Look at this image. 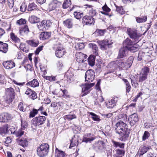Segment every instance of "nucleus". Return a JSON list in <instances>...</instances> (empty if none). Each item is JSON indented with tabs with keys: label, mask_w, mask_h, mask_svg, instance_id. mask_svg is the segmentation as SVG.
Listing matches in <instances>:
<instances>
[{
	"label": "nucleus",
	"mask_w": 157,
	"mask_h": 157,
	"mask_svg": "<svg viewBox=\"0 0 157 157\" xmlns=\"http://www.w3.org/2000/svg\"><path fill=\"white\" fill-rule=\"evenodd\" d=\"M21 129H20L17 131H14V133L15 134L16 136L20 137L23 134L24 131H22Z\"/></svg>",
	"instance_id": "nucleus-43"
},
{
	"label": "nucleus",
	"mask_w": 157,
	"mask_h": 157,
	"mask_svg": "<svg viewBox=\"0 0 157 157\" xmlns=\"http://www.w3.org/2000/svg\"><path fill=\"white\" fill-rule=\"evenodd\" d=\"M65 53L64 49L60 47H57L55 52L56 56L59 58L62 57Z\"/></svg>",
	"instance_id": "nucleus-14"
},
{
	"label": "nucleus",
	"mask_w": 157,
	"mask_h": 157,
	"mask_svg": "<svg viewBox=\"0 0 157 157\" xmlns=\"http://www.w3.org/2000/svg\"><path fill=\"white\" fill-rule=\"evenodd\" d=\"M113 66L116 68H122L124 66V62L122 59H119L113 62Z\"/></svg>",
	"instance_id": "nucleus-16"
},
{
	"label": "nucleus",
	"mask_w": 157,
	"mask_h": 157,
	"mask_svg": "<svg viewBox=\"0 0 157 157\" xmlns=\"http://www.w3.org/2000/svg\"><path fill=\"white\" fill-rule=\"evenodd\" d=\"M67 119L72 120L73 119L76 118V116L75 114H70L66 116Z\"/></svg>",
	"instance_id": "nucleus-55"
},
{
	"label": "nucleus",
	"mask_w": 157,
	"mask_h": 157,
	"mask_svg": "<svg viewBox=\"0 0 157 157\" xmlns=\"http://www.w3.org/2000/svg\"><path fill=\"white\" fill-rule=\"evenodd\" d=\"M26 22L25 20L22 19H21L17 21V23L19 25H21L23 24H25Z\"/></svg>",
	"instance_id": "nucleus-59"
},
{
	"label": "nucleus",
	"mask_w": 157,
	"mask_h": 157,
	"mask_svg": "<svg viewBox=\"0 0 157 157\" xmlns=\"http://www.w3.org/2000/svg\"><path fill=\"white\" fill-rule=\"evenodd\" d=\"M10 37L11 40L15 43L20 42V39L15 35L14 33L12 32L10 34Z\"/></svg>",
	"instance_id": "nucleus-27"
},
{
	"label": "nucleus",
	"mask_w": 157,
	"mask_h": 157,
	"mask_svg": "<svg viewBox=\"0 0 157 157\" xmlns=\"http://www.w3.org/2000/svg\"><path fill=\"white\" fill-rule=\"evenodd\" d=\"M95 33L98 36H101L104 35V31L103 30H97L95 32Z\"/></svg>",
	"instance_id": "nucleus-52"
},
{
	"label": "nucleus",
	"mask_w": 157,
	"mask_h": 157,
	"mask_svg": "<svg viewBox=\"0 0 157 157\" xmlns=\"http://www.w3.org/2000/svg\"><path fill=\"white\" fill-rule=\"evenodd\" d=\"M132 46L130 47H128V51L129 50L132 52H135L138 50L139 48L138 46L137 45H136L134 46Z\"/></svg>",
	"instance_id": "nucleus-33"
},
{
	"label": "nucleus",
	"mask_w": 157,
	"mask_h": 157,
	"mask_svg": "<svg viewBox=\"0 0 157 157\" xmlns=\"http://www.w3.org/2000/svg\"><path fill=\"white\" fill-rule=\"evenodd\" d=\"M37 7V6L34 3H30L28 6V10L29 11H32L36 9Z\"/></svg>",
	"instance_id": "nucleus-37"
},
{
	"label": "nucleus",
	"mask_w": 157,
	"mask_h": 157,
	"mask_svg": "<svg viewBox=\"0 0 157 157\" xmlns=\"http://www.w3.org/2000/svg\"><path fill=\"white\" fill-rule=\"evenodd\" d=\"M25 94L28 95L30 98L33 100H34L37 98L36 92L30 88L27 89L25 92Z\"/></svg>",
	"instance_id": "nucleus-13"
},
{
	"label": "nucleus",
	"mask_w": 157,
	"mask_h": 157,
	"mask_svg": "<svg viewBox=\"0 0 157 157\" xmlns=\"http://www.w3.org/2000/svg\"><path fill=\"white\" fill-rule=\"evenodd\" d=\"M112 143L115 147H119L121 148H124V143H121L114 140L112 141Z\"/></svg>",
	"instance_id": "nucleus-29"
},
{
	"label": "nucleus",
	"mask_w": 157,
	"mask_h": 157,
	"mask_svg": "<svg viewBox=\"0 0 157 157\" xmlns=\"http://www.w3.org/2000/svg\"><path fill=\"white\" fill-rule=\"evenodd\" d=\"M26 85L30 86L33 87H35L39 86V83L37 80L34 78L33 80L28 82Z\"/></svg>",
	"instance_id": "nucleus-21"
},
{
	"label": "nucleus",
	"mask_w": 157,
	"mask_h": 157,
	"mask_svg": "<svg viewBox=\"0 0 157 157\" xmlns=\"http://www.w3.org/2000/svg\"><path fill=\"white\" fill-rule=\"evenodd\" d=\"M139 41H137V40L132 41V40L128 38H127L123 42V44L125 47H128L127 46H132L134 45L137 43Z\"/></svg>",
	"instance_id": "nucleus-17"
},
{
	"label": "nucleus",
	"mask_w": 157,
	"mask_h": 157,
	"mask_svg": "<svg viewBox=\"0 0 157 157\" xmlns=\"http://www.w3.org/2000/svg\"><path fill=\"white\" fill-rule=\"evenodd\" d=\"M51 36V32H43L40 34V40H44L48 39Z\"/></svg>",
	"instance_id": "nucleus-15"
},
{
	"label": "nucleus",
	"mask_w": 157,
	"mask_h": 157,
	"mask_svg": "<svg viewBox=\"0 0 157 157\" xmlns=\"http://www.w3.org/2000/svg\"><path fill=\"white\" fill-rule=\"evenodd\" d=\"M102 9L103 11H105L107 12H109L110 10V9L107 6L106 4L102 7Z\"/></svg>",
	"instance_id": "nucleus-60"
},
{
	"label": "nucleus",
	"mask_w": 157,
	"mask_h": 157,
	"mask_svg": "<svg viewBox=\"0 0 157 157\" xmlns=\"http://www.w3.org/2000/svg\"><path fill=\"white\" fill-rule=\"evenodd\" d=\"M0 122L3 123L6 122L4 113L0 115Z\"/></svg>",
	"instance_id": "nucleus-56"
},
{
	"label": "nucleus",
	"mask_w": 157,
	"mask_h": 157,
	"mask_svg": "<svg viewBox=\"0 0 157 157\" xmlns=\"http://www.w3.org/2000/svg\"><path fill=\"white\" fill-rule=\"evenodd\" d=\"M22 31H23L25 33H28L29 32V29L28 28V26L26 25H25Z\"/></svg>",
	"instance_id": "nucleus-64"
},
{
	"label": "nucleus",
	"mask_w": 157,
	"mask_h": 157,
	"mask_svg": "<svg viewBox=\"0 0 157 157\" xmlns=\"http://www.w3.org/2000/svg\"><path fill=\"white\" fill-rule=\"evenodd\" d=\"M46 120V118L45 117L40 116L33 118L31 121V123L34 126H39L44 124Z\"/></svg>",
	"instance_id": "nucleus-6"
},
{
	"label": "nucleus",
	"mask_w": 157,
	"mask_h": 157,
	"mask_svg": "<svg viewBox=\"0 0 157 157\" xmlns=\"http://www.w3.org/2000/svg\"><path fill=\"white\" fill-rule=\"evenodd\" d=\"M56 4L53 2L50 3L49 5L50 9L51 10H54L56 8Z\"/></svg>",
	"instance_id": "nucleus-62"
},
{
	"label": "nucleus",
	"mask_w": 157,
	"mask_h": 157,
	"mask_svg": "<svg viewBox=\"0 0 157 157\" xmlns=\"http://www.w3.org/2000/svg\"><path fill=\"white\" fill-rule=\"evenodd\" d=\"M21 129L24 130L27 127L28 124L27 122L25 121H21Z\"/></svg>",
	"instance_id": "nucleus-53"
},
{
	"label": "nucleus",
	"mask_w": 157,
	"mask_h": 157,
	"mask_svg": "<svg viewBox=\"0 0 157 157\" xmlns=\"http://www.w3.org/2000/svg\"><path fill=\"white\" fill-rule=\"evenodd\" d=\"M49 146L47 144H41L37 148V153L40 157H43L46 156L48 152Z\"/></svg>",
	"instance_id": "nucleus-3"
},
{
	"label": "nucleus",
	"mask_w": 157,
	"mask_h": 157,
	"mask_svg": "<svg viewBox=\"0 0 157 157\" xmlns=\"http://www.w3.org/2000/svg\"><path fill=\"white\" fill-rule=\"evenodd\" d=\"M70 5V1H68L67 0H65L63 3V7L64 9H66L69 7Z\"/></svg>",
	"instance_id": "nucleus-47"
},
{
	"label": "nucleus",
	"mask_w": 157,
	"mask_h": 157,
	"mask_svg": "<svg viewBox=\"0 0 157 157\" xmlns=\"http://www.w3.org/2000/svg\"><path fill=\"white\" fill-rule=\"evenodd\" d=\"M66 75H67V78H68L70 80H71V78L73 77V75L72 73H70L69 71H68L66 73Z\"/></svg>",
	"instance_id": "nucleus-63"
},
{
	"label": "nucleus",
	"mask_w": 157,
	"mask_h": 157,
	"mask_svg": "<svg viewBox=\"0 0 157 157\" xmlns=\"http://www.w3.org/2000/svg\"><path fill=\"white\" fill-rule=\"evenodd\" d=\"M118 117L120 119L125 120L127 119V116L126 114H124L123 113H121L118 115Z\"/></svg>",
	"instance_id": "nucleus-50"
},
{
	"label": "nucleus",
	"mask_w": 157,
	"mask_h": 157,
	"mask_svg": "<svg viewBox=\"0 0 157 157\" xmlns=\"http://www.w3.org/2000/svg\"><path fill=\"white\" fill-rule=\"evenodd\" d=\"M94 22V19L92 16H86L82 18V23L84 25H90Z\"/></svg>",
	"instance_id": "nucleus-10"
},
{
	"label": "nucleus",
	"mask_w": 157,
	"mask_h": 157,
	"mask_svg": "<svg viewBox=\"0 0 157 157\" xmlns=\"http://www.w3.org/2000/svg\"><path fill=\"white\" fill-rule=\"evenodd\" d=\"M52 23L49 20H43L39 22L37 24L38 29L40 31L47 30L52 25Z\"/></svg>",
	"instance_id": "nucleus-4"
},
{
	"label": "nucleus",
	"mask_w": 157,
	"mask_h": 157,
	"mask_svg": "<svg viewBox=\"0 0 157 157\" xmlns=\"http://www.w3.org/2000/svg\"><path fill=\"white\" fill-rule=\"evenodd\" d=\"M147 78V76L140 73L139 76V82H142Z\"/></svg>",
	"instance_id": "nucleus-39"
},
{
	"label": "nucleus",
	"mask_w": 157,
	"mask_h": 157,
	"mask_svg": "<svg viewBox=\"0 0 157 157\" xmlns=\"http://www.w3.org/2000/svg\"><path fill=\"white\" fill-rule=\"evenodd\" d=\"M74 17L77 19H80L83 16L82 13H81L79 12L75 11L74 13Z\"/></svg>",
	"instance_id": "nucleus-38"
},
{
	"label": "nucleus",
	"mask_w": 157,
	"mask_h": 157,
	"mask_svg": "<svg viewBox=\"0 0 157 157\" xmlns=\"http://www.w3.org/2000/svg\"><path fill=\"white\" fill-rule=\"evenodd\" d=\"M144 55L145 53L142 52H140L138 55V60H141Z\"/></svg>",
	"instance_id": "nucleus-57"
},
{
	"label": "nucleus",
	"mask_w": 157,
	"mask_h": 157,
	"mask_svg": "<svg viewBox=\"0 0 157 157\" xmlns=\"http://www.w3.org/2000/svg\"><path fill=\"white\" fill-rule=\"evenodd\" d=\"M89 46L90 48L92 49L94 53H95L96 54V53L98 54V49L96 44L93 43H90L89 44Z\"/></svg>",
	"instance_id": "nucleus-31"
},
{
	"label": "nucleus",
	"mask_w": 157,
	"mask_h": 157,
	"mask_svg": "<svg viewBox=\"0 0 157 157\" xmlns=\"http://www.w3.org/2000/svg\"><path fill=\"white\" fill-rule=\"evenodd\" d=\"M74 20L72 19H68L63 22L65 26L68 28L70 29L72 28L73 25L72 22Z\"/></svg>",
	"instance_id": "nucleus-23"
},
{
	"label": "nucleus",
	"mask_w": 157,
	"mask_h": 157,
	"mask_svg": "<svg viewBox=\"0 0 157 157\" xmlns=\"http://www.w3.org/2000/svg\"><path fill=\"white\" fill-rule=\"evenodd\" d=\"M149 135V133L147 131H145L142 137L143 140L144 141L147 139L148 138Z\"/></svg>",
	"instance_id": "nucleus-51"
},
{
	"label": "nucleus",
	"mask_w": 157,
	"mask_h": 157,
	"mask_svg": "<svg viewBox=\"0 0 157 157\" xmlns=\"http://www.w3.org/2000/svg\"><path fill=\"white\" fill-rule=\"evenodd\" d=\"M148 148L146 146L141 147L139 149L138 154H144L148 150Z\"/></svg>",
	"instance_id": "nucleus-36"
},
{
	"label": "nucleus",
	"mask_w": 157,
	"mask_h": 157,
	"mask_svg": "<svg viewBox=\"0 0 157 157\" xmlns=\"http://www.w3.org/2000/svg\"><path fill=\"white\" fill-rule=\"evenodd\" d=\"M147 17L144 16L143 17H136V21L139 23H143L146 22L147 20Z\"/></svg>",
	"instance_id": "nucleus-34"
},
{
	"label": "nucleus",
	"mask_w": 157,
	"mask_h": 157,
	"mask_svg": "<svg viewBox=\"0 0 157 157\" xmlns=\"http://www.w3.org/2000/svg\"><path fill=\"white\" fill-rule=\"evenodd\" d=\"M65 152L56 148L55 151V157H65Z\"/></svg>",
	"instance_id": "nucleus-24"
},
{
	"label": "nucleus",
	"mask_w": 157,
	"mask_h": 157,
	"mask_svg": "<svg viewBox=\"0 0 157 157\" xmlns=\"http://www.w3.org/2000/svg\"><path fill=\"white\" fill-rule=\"evenodd\" d=\"M90 115L92 116V118L94 121H100V119L98 117V116L92 112L90 113Z\"/></svg>",
	"instance_id": "nucleus-40"
},
{
	"label": "nucleus",
	"mask_w": 157,
	"mask_h": 157,
	"mask_svg": "<svg viewBox=\"0 0 157 157\" xmlns=\"http://www.w3.org/2000/svg\"><path fill=\"white\" fill-rule=\"evenodd\" d=\"M19 141V144L23 147H26L28 144V142L26 139H20L18 140V141Z\"/></svg>",
	"instance_id": "nucleus-30"
},
{
	"label": "nucleus",
	"mask_w": 157,
	"mask_h": 157,
	"mask_svg": "<svg viewBox=\"0 0 157 157\" xmlns=\"http://www.w3.org/2000/svg\"><path fill=\"white\" fill-rule=\"evenodd\" d=\"M95 73L93 70L90 69L87 70L85 75V81H87V82L84 84H82L81 86L82 92L83 94L82 95V96L83 97L87 95L89 92L88 90L91 87L94 86V83H90L93 81L95 78Z\"/></svg>",
	"instance_id": "nucleus-1"
},
{
	"label": "nucleus",
	"mask_w": 157,
	"mask_h": 157,
	"mask_svg": "<svg viewBox=\"0 0 157 157\" xmlns=\"http://www.w3.org/2000/svg\"><path fill=\"white\" fill-rule=\"evenodd\" d=\"M138 120L137 115L136 113H134L129 116L128 121L130 125L132 126L134 125Z\"/></svg>",
	"instance_id": "nucleus-11"
},
{
	"label": "nucleus",
	"mask_w": 157,
	"mask_h": 157,
	"mask_svg": "<svg viewBox=\"0 0 157 157\" xmlns=\"http://www.w3.org/2000/svg\"><path fill=\"white\" fill-rule=\"evenodd\" d=\"M95 57L93 55H90L88 59V62L90 66H93L95 63Z\"/></svg>",
	"instance_id": "nucleus-25"
},
{
	"label": "nucleus",
	"mask_w": 157,
	"mask_h": 157,
	"mask_svg": "<svg viewBox=\"0 0 157 157\" xmlns=\"http://www.w3.org/2000/svg\"><path fill=\"white\" fill-rule=\"evenodd\" d=\"M3 65L7 69L12 68L15 66V63L11 61L3 62Z\"/></svg>",
	"instance_id": "nucleus-18"
},
{
	"label": "nucleus",
	"mask_w": 157,
	"mask_h": 157,
	"mask_svg": "<svg viewBox=\"0 0 157 157\" xmlns=\"http://www.w3.org/2000/svg\"><path fill=\"white\" fill-rule=\"evenodd\" d=\"M89 13L90 15V16H92L93 17L96 15V12L95 10L91 9L90 10Z\"/></svg>",
	"instance_id": "nucleus-58"
},
{
	"label": "nucleus",
	"mask_w": 157,
	"mask_h": 157,
	"mask_svg": "<svg viewBox=\"0 0 157 157\" xmlns=\"http://www.w3.org/2000/svg\"><path fill=\"white\" fill-rule=\"evenodd\" d=\"M128 47H124L121 48L119 50L117 58H123L126 56L128 53Z\"/></svg>",
	"instance_id": "nucleus-12"
},
{
	"label": "nucleus",
	"mask_w": 157,
	"mask_h": 157,
	"mask_svg": "<svg viewBox=\"0 0 157 157\" xmlns=\"http://www.w3.org/2000/svg\"><path fill=\"white\" fill-rule=\"evenodd\" d=\"M127 32L128 34L131 38L134 39L135 41L137 40L138 41V38L140 36L137 33V31L135 29L130 28L128 29Z\"/></svg>",
	"instance_id": "nucleus-8"
},
{
	"label": "nucleus",
	"mask_w": 157,
	"mask_h": 157,
	"mask_svg": "<svg viewBox=\"0 0 157 157\" xmlns=\"http://www.w3.org/2000/svg\"><path fill=\"white\" fill-rule=\"evenodd\" d=\"M7 125H5L0 128V134L3 135L6 134L8 132Z\"/></svg>",
	"instance_id": "nucleus-28"
},
{
	"label": "nucleus",
	"mask_w": 157,
	"mask_h": 157,
	"mask_svg": "<svg viewBox=\"0 0 157 157\" xmlns=\"http://www.w3.org/2000/svg\"><path fill=\"white\" fill-rule=\"evenodd\" d=\"M28 20L31 23L34 24L38 23L40 22V19L37 17L33 15L29 17Z\"/></svg>",
	"instance_id": "nucleus-19"
},
{
	"label": "nucleus",
	"mask_w": 157,
	"mask_h": 157,
	"mask_svg": "<svg viewBox=\"0 0 157 157\" xmlns=\"http://www.w3.org/2000/svg\"><path fill=\"white\" fill-rule=\"evenodd\" d=\"M26 5L25 3L23 2L22 3L20 7V11L22 12H24L26 11Z\"/></svg>",
	"instance_id": "nucleus-49"
},
{
	"label": "nucleus",
	"mask_w": 157,
	"mask_h": 157,
	"mask_svg": "<svg viewBox=\"0 0 157 157\" xmlns=\"http://www.w3.org/2000/svg\"><path fill=\"white\" fill-rule=\"evenodd\" d=\"M117 11L121 14H124L125 12L122 6H116Z\"/></svg>",
	"instance_id": "nucleus-44"
},
{
	"label": "nucleus",
	"mask_w": 157,
	"mask_h": 157,
	"mask_svg": "<svg viewBox=\"0 0 157 157\" xmlns=\"http://www.w3.org/2000/svg\"><path fill=\"white\" fill-rule=\"evenodd\" d=\"M6 122L11 120L13 117L12 115L7 113H4Z\"/></svg>",
	"instance_id": "nucleus-32"
},
{
	"label": "nucleus",
	"mask_w": 157,
	"mask_h": 157,
	"mask_svg": "<svg viewBox=\"0 0 157 157\" xmlns=\"http://www.w3.org/2000/svg\"><path fill=\"white\" fill-rule=\"evenodd\" d=\"M115 132L120 136V140L122 141L128 140L130 130L126 124L122 121H119L116 124Z\"/></svg>",
	"instance_id": "nucleus-2"
},
{
	"label": "nucleus",
	"mask_w": 157,
	"mask_h": 157,
	"mask_svg": "<svg viewBox=\"0 0 157 157\" xmlns=\"http://www.w3.org/2000/svg\"><path fill=\"white\" fill-rule=\"evenodd\" d=\"M63 93L62 97L65 98H70V96L69 95L68 92L66 90H63L61 89Z\"/></svg>",
	"instance_id": "nucleus-41"
},
{
	"label": "nucleus",
	"mask_w": 157,
	"mask_h": 157,
	"mask_svg": "<svg viewBox=\"0 0 157 157\" xmlns=\"http://www.w3.org/2000/svg\"><path fill=\"white\" fill-rule=\"evenodd\" d=\"M97 43L100 46V48L102 50H106L111 47L110 45L113 43L111 41L107 39H105L102 40H98Z\"/></svg>",
	"instance_id": "nucleus-5"
},
{
	"label": "nucleus",
	"mask_w": 157,
	"mask_h": 157,
	"mask_svg": "<svg viewBox=\"0 0 157 157\" xmlns=\"http://www.w3.org/2000/svg\"><path fill=\"white\" fill-rule=\"evenodd\" d=\"M116 153L117 155L122 156L124 155L125 153V151L124 150H121L119 149H117L116 150Z\"/></svg>",
	"instance_id": "nucleus-48"
},
{
	"label": "nucleus",
	"mask_w": 157,
	"mask_h": 157,
	"mask_svg": "<svg viewBox=\"0 0 157 157\" xmlns=\"http://www.w3.org/2000/svg\"><path fill=\"white\" fill-rule=\"evenodd\" d=\"M116 101L113 99H111L108 101V103L106 104V105L108 108H113L116 105Z\"/></svg>",
	"instance_id": "nucleus-26"
},
{
	"label": "nucleus",
	"mask_w": 157,
	"mask_h": 157,
	"mask_svg": "<svg viewBox=\"0 0 157 157\" xmlns=\"http://www.w3.org/2000/svg\"><path fill=\"white\" fill-rule=\"evenodd\" d=\"M38 110L35 109H33L30 112L29 114V117H33L35 116L36 114L38 113Z\"/></svg>",
	"instance_id": "nucleus-46"
},
{
	"label": "nucleus",
	"mask_w": 157,
	"mask_h": 157,
	"mask_svg": "<svg viewBox=\"0 0 157 157\" xmlns=\"http://www.w3.org/2000/svg\"><path fill=\"white\" fill-rule=\"evenodd\" d=\"M6 94L7 96V101L9 102H12L14 98L15 93L14 89L10 87L6 89Z\"/></svg>",
	"instance_id": "nucleus-7"
},
{
	"label": "nucleus",
	"mask_w": 157,
	"mask_h": 157,
	"mask_svg": "<svg viewBox=\"0 0 157 157\" xmlns=\"http://www.w3.org/2000/svg\"><path fill=\"white\" fill-rule=\"evenodd\" d=\"M149 70L150 69L148 67L146 66L144 67L142 69L141 72L140 73L147 76Z\"/></svg>",
	"instance_id": "nucleus-35"
},
{
	"label": "nucleus",
	"mask_w": 157,
	"mask_h": 157,
	"mask_svg": "<svg viewBox=\"0 0 157 157\" xmlns=\"http://www.w3.org/2000/svg\"><path fill=\"white\" fill-rule=\"evenodd\" d=\"M75 56L76 61L79 63H83L85 61H86L85 59L87 56L86 55L81 52L76 53Z\"/></svg>",
	"instance_id": "nucleus-9"
},
{
	"label": "nucleus",
	"mask_w": 157,
	"mask_h": 157,
	"mask_svg": "<svg viewBox=\"0 0 157 157\" xmlns=\"http://www.w3.org/2000/svg\"><path fill=\"white\" fill-rule=\"evenodd\" d=\"M84 44L83 43H78L77 45L75 46V48L77 50H80L84 48Z\"/></svg>",
	"instance_id": "nucleus-45"
},
{
	"label": "nucleus",
	"mask_w": 157,
	"mask_h": 157,
	"mask_svg": "<svg viewBox=\"0 0 157 157\" xmlns=\"http://www.w3.org/2000/svg\"><path fill=\"white\" fill-rule=\"evenodd\" d=\"M26 42L30 46L34 47H37L39 44L38 40L34 39L27 40Z\"/></svg>",
	"instance_id": "nucleus-22"
},
{
	"label": "nucleus",
	"mask_w": 157,
	"mask_h": 157,
	"mask_svg": "<svg viewBox=\"0 0 157 157\" xmlns=\"http://www.w3.org/2000/svg\"><path fill=\"white\" fill-rule=\"evenodd\" d=\"M43 47V46H41L37 48L35 52V54H38L39 52L42 50Z\"/></svg>",
	"instance_id": "nucleus-61"
},
{
	"label": "nucleus",
	"mask_w": 157,
	"mask_h": 157,
	"mask_svg": "<svg viewBox=\"0 0 157 157\" xmlns=\"http://www.w3.org/2000/svg\"><path fill=\"white\" fill-rule=\"evenodd\" d=\"M98 144V148L99 149H102L103 148V145L104 143L103 141H99Z\"/></svg>",
	"instance_id": "nucleus-54"
},
{
	"label": "nucleus",
	"mask_w": 157,
	"mask_h": 157,
	"mask_svg": "<svg viewBox=\"0 0 157 157\" xmlns=\"http://www.w3.org/2000/svg\"><path fill=\"white\" fill-rule=\"evenodd\" d=\"M95 139V137H92L90 138L84 137L83 138L82 141L87 143H91Z\"/></svg>",
	"instance_id": "nucleus-42"
},
{
	"label": "nucleus",
	"mask_w": 157,
	"mask_h": 157,
	"mask_svg": "<svg viewBox=\"0 0 157 157\" xmlns=\"http://www.w3.org/2000/svg\"><path fill=\"white\" fill-rule=\"evenodd\" d=\"M8 45L6 43H2L0 44V51L5 53L8 50Z\"/></svg>",
	"instance_id": "nucleus-20"
}]
</instances>
